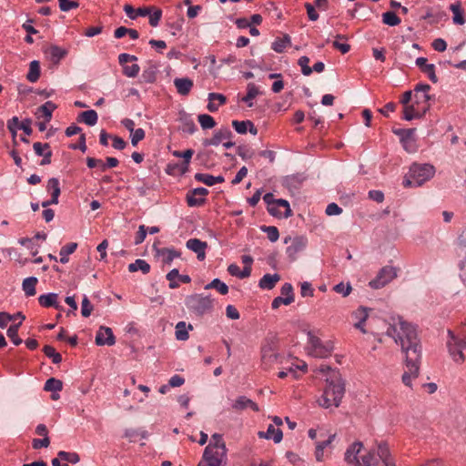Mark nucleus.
Segmentation results:
<instances>
[{"label":"nucleus","instance_id":"nucleus-56","mask_svg":"<svg viewBox=\"0 0 466 466\" xmlns=\"http://www.w3.org/2000/svg\"><path fill=\"white\" fill-rule=\"evenodd\" d=\"M122 66L123 74L127 77H136L140 71V67L137 64H133L131 66L124 65Z\"/></svg>","mask_w":466,"mask_h":466},{"label":"nucleus","instance_id":"nucleus-48","mask_svg":"<svg viewBox=\"0 0 466 466\" xmlns=\"http://www.w3.org/2000/svg\"><path fill=\"white\" fill-rule=\"evenodd\" d=\"M149 14L147 15L149 18V25L153 27L158 25L159 21L162 17V11L159 8H155L153 6H148Z\"/></svg>","mask_w":466,"mask_h":466},{"label":"nucleus","instance_id":"nucleus-25","mask_svg":"<svg viewBox=\"0 0 466 466\" xmlns=\"http://www.w3.org/2000/svg\"><path fill=\"white\" fill-rule=\"evenodd\" d=\"M174 86L180 96H186L190 93L194 84L188 77H177L174 79Z\"/></svg>","mask_w":466,"mask_h":466},{"label":"nucleus","instance_id":"nucleus-32","mask_svg":"<svg viewBox=\"0 0 466 466\" xmlns=\"http://www.w3.org/2000/svg\"><path fill=\"white\" fill-rule=\"evenodd\" d=\"M63 389V383L60 380L58 379H56V378H49L46 383H45V386H44V390L46 391H51L53 392V395H52V399L53 400H57L58 399V395L56 394L57 393L58 391H61Z\"/></svg>","mask_w":466,"mask_h":466},{"label":"nucleus","instance_id":"nucleus-45","mask_svg":"<svg viewBox=\"0 0 466 466\" xmlns=\"http://www.w3.org/2000/svg\"><path fill=\"white\" fill-rule=\"evenodd\" d=\"M332 350L333 347L331 345L320 344L319 347H318L316 350L309 351V355L315 358L324 359L331 354Z\"/></svg>","mask_w":466,"mask_h":466},{"label":"nucleus","instance_id":"nucleus-1","mask_svg":"<svg viewBox=\"0 0 466 466\" xmlns=\"http://www.w3.org/2000/svg\"><path fill=\"white\" fill-rule=\"evenodd\" d=\"M386 324L388 325L386 334L400 346L405 354L406 370L401 380L404 385L410 388L412 380L419 376L421 360V345L416 327L399 315L390 316Z\"/></svg>","mask_w":466,"mask_h":466},{"label":"nucleus","instance_id":"nucleus-4","mask_svg":"<svg viewBox=\"0 0 466 466\" xmlns=\"http://www.w3.org/2000/svg\"><path fill=\"white\" fill-rule=\"evenodd\" d=\"M447 348L450 356L456 363L461 364L465 360L463 350H466V322L456 330L448 329Z\"/></svg>","mask_w":466,"mask_h":466},{"label":"nucleus","instance_id":"nucleus-49","mask_svg":"<svg viewBox=\"0 0 466 466\" xmlns=\"http://www.w3.org/2000/svg\"><path fill=\"white\" fill-rule=\"evenodd\" d=\"M382 22L390 26H396L400 24V18L392 11L382 14Z\"/></svg>","mask_w":466,"mask_h":466},{"label":"nucleus","instance_id":"nucleus-21","mask_svg":"<svg viewBox=\"0 0 466 466\" xmlns=\"http://www.w3.org/2000/svg\"><path fill=\"white\" fill-rule=\"evenodd\" d=\"M370 309L366 307L358 308L352 314V317L356 320L354 327L360 329L363 334L368 333V330L364 328V323L369 318V311Z\"/></svg>","mask_w":466,"mask_h":466},{"label":"nucleus","instance_id":"nucleus-44","mask_svg":"<svg viewBox=\"0 0 466 466\" xmlns=\"http://www.w3.org/2000/svg\"><path fill=\"white\" fill-rule=\"evenodd\" d=\"M214 289L221 295H226L228 293V285L221 281L219 279H214L210 283L205 286V289Z\"/></svg>","mask_w":466,"mask_h":466},{"label":"nucleus","instance_id":"nucleus-17","mask_svg":"<svg viewBox=\"0 0 466 466\" xmlns=\"http://www.w3.org/2000/svg\"><path fill=\"white\" fill-rule=\"evenodd\" d=\"M96 343L98 346H113L116 343V338L112 329L108 327L101 326L96 335Z\"/></svg>","mask_w":466,"mask_h":466},{"label":"nucleus","instance_id":"nucleus-53","mask_svg":"<svg viewBox=\"0 0 466 466\" xmlns=\"http://www.w3.org/2000/svg\"><path fill=\"white\" fill-rule=\"evenodd\" d=\"M262 231L267 233L268 238L271 242H276L279 238V229L274 226H263L261 228Z\"/></svg>","mask_w":466,"mask_h":466},{"label":"nucleus","instance_id":"nucleus-35","mask_svg":"<svg viewBox=\"0 0 466 466\" xmlns=\"http://www.w3.org/2000/svg\"><path fill=\"white\" fill-rule=\"evenodd\" d=\"M37 282L38 279L35 277H28L23 280L22 289L26 297H33L35 295V287Z\"/></svg>","mask_w":466,"mask_h":466},{"label":"nucleus","instance_id":"nucleus-24","mask_svg":"<svg viewBox=\"0 0 466 466\" xmlns=\"http://www.w3.org/2000/svg\"><path fill=\"white\" fill-rule=\"evenodd\" d=\"M258 436L260 439L272 440L275 443H279L282 441L283 433L279 428L269 424L266 431H258Z\"/></svg>","mask_w":466,"mask_h":466},{"label":"nucleus","instance_id":"nucleus-38","mask_svg":"<svg viewBox=\"0 0 466 466\" xmlns=\"http://www.w3.org/2000/svg\"><path fill=\"white\" fill-rule=\"evenodd\" d=\"M450 10L453 14L452 21L455 25H463L465 23V19L463 17V11L461 9V5L460 2H456L450 6Z\"/></svg>","mask_w":466,"mask_h":466},{"label":"nucleus","instance_id":"nucleus-34","mask_svg":"<svg viewBox=\"0 0 466 466\" xmlns=\"http://www.w3.org/2000/svg\"><path fill=\"white\" fill-rule=\"evenodd\" d=\"M124 11L126 15L132 20L137 19L138 16H147L149 14L148 6L138 7L135 9L132 5H126L124 6Z\"/></svg>","mask_w":466,"mask_h":466},{"label":"nucleus","instance_id":"nucleus-54","mask_svg":"<svg viewBox=\"0 0 466 466\" xmlns=\"http://www.w3.org/2000/svg\"><path fill=\"white\" fill-rule=\"evenodd\" d=\"M309 58L307 56H302L298 60V65L301 67V73L304 76H309L312 73V68L309 66Z\"/></svg>","mask_w":466,"mask_h":466},{"label":"nucleus","instance_id":"nucleus-6","mask_svg":"<svg viewBox=\"0 0 466 466\" xmlns=\"http://www.w3.org/2000/svg\"><path fill=\"white\" fill-rule=\"evenodd\" d=\"M358 466H395L386 443H380L360 457Z\"/></svg>","mask_w":466,"mask_h":466},{"label":"nucleus","instance_id":"nucleus-46","mask_svg":"<svg viewBox=\"0 0 466 466\" xmlns=\"http://www.w3.org/2000/svg\"><path fill=\"white\" fill-rule=\"evenodd\" d=\"M20 326H21V321H19L16 324L11 325L7 329V332H6L7 337L12 340V342L15 346H18L23 342V340L18 336V330H19Z\"/></svg>","mask_w":466,"mask_h":466},{"label":"nucleus","instance_id":"nucleus-7","mask_svg":"<svg viewBox=\"0 0 466 466\" xmlns=\"http://www.w3.org/2000/svg\"><path fill=\"white\" fill-rule=\"evenodd\" d=\"M260 353L264 369H269L277 362L283 363V357L278 353V341L275 337H268L264 339Z\"/></svg>","mask_w":466,"mask_h":466},{"label":"nucleus","instance_id":"nucleus-43","mask_svg":"<svg viewBox=\"0 0 466 466\" xmlns=\"http://www.w3.org/2000/svg\"><path fill=\"white\" fill-rule=\"evenodd\" d=\"M188 329H192V326H187L185 321H179L176 325V339L177 340H187L188 339Z\"/></svg>","mask_w":466,"mask_h":466},{"label":"nucleus","instance_id":"nucleus-2","mask_svg":"<svg viewBox=\"0 0 466 466\" xmlns=\"http://www.w3.org/2000/svg\"><path fill=\"white\" fill-rule=\"evenodd\" d=\"M327 386L323 394L318 400L319 406L328 409L339 407L345 393V384L338 371L326 379Z\"/></svg>","mask_w":466,"mask_h":466},{"label":"nucleus","instance_id":"nucleus-16","mask_svg":"<svg viewBox=\"0 0 466 466\" xmlns=\"http://www.w3.org/2000/svg\"><path fill=\"white\" fill-rule=\"evenodd\" d=\"M208 190L205 187L194 188L187 195V203L188 207H200L206 202L205 197Z\"/></svg>","mask_w":466,"mask_h":466},{"label":"nucleus","instance_id":"nucleus-22","mask_svg":"<svg viewBox=\"0 0 466 466\" xmlns=\"http://www.w3.org/2000/svg\"><path fill=\"white\" fill-rule=\"evenodd\" d=\"M38 303L43 308H55L58 310L63 309V308L58 303V294L55 292L40 295L38 297Z\"/></svg>","mask_w":466,"mask_h":466},{"label":"nucleus","instance_id":"nucleus-36","mask_svg":"<svg viewBox=\"0 0 466 466\" xmlns=\"http://www.w3.org/2000/svg\"><path fill=\"white\" fill-rule=\"evenodd\" d=\"M259 89L254 83H248L247 86V94L242 97V101L247 104L248 107L254 106L253 100L259 95Z\"/></svg>","mask_w":466,"mask_h":466},{"label":"nucleus","instance_id":"nucleus-19","mask_svg":"<svg viewBox=\"0 0 466 466\" xmlns=\"http://www.w3.org/2000/svg\"><path fill=\"white\" fill-rule=\"evenodd\" d=\"M186 247L197 254L198 260L202 261L205 259L206 249L208 248L207 242L198 238H190L187 241Z\"/></svg>","mask_w":466,"mask_h":466},{"label":"nucleus","instance_id":"nucleus-33","mask_svg":"<svg viewBox=\"0 0 466 466\" xmlns=\"http://www.w3.org/2000/svg\"><path fill=\"white\" fill-rule=\"evenodd\" d=\"M98 116L94 109L81 112L77 116V121L85 123L89 127H93L97 123Z\"/></svg>","mask_w":466,"mask_h":466},{"label":"nucleus","instance_id":"nucleus-58","mask_svg":"<svg viewBox=\"0 0 466 466\" xmlns=\"http://www.w3.org/2000/svg\"><path fill=\"white\" fill-rule=\"evenodd\" d=\"M351 286L350 283L344 284L340 282L333 287V290L339 294H341L343 297H347L351 292Z\"/></svg>","mask_w":466,"mask_h":466},{"label":"nucleus","instance_id":"nucleus-10","mask_svg":"<svg viewBox=\"0 0 466 466\" xmlns=\"http://www.w3.org/2000/svg\"><path fill=\"white\" fill-rule=\"evenodd\" d=\"M431 90V86L424 83H419L414 86L413 93V104L420 107V111L425 114L430 110L431 104L430 100L431 96L429 94Z\"/></svg>","mask_w":466,"mask_h":466},{"label":"nucleus","instance_id":"nucleus-23","mask_svg":"<svg viewBox=\"0 0 466 466\" xmlns=\"http://www.w3.org/2000/svg\"><path fill=\"white\" fill-rule=\"evenodd\" d=\"M415 64L417 66L420 68V70L426 74L429 77V79L432 83L438 82V77L435 73V66L433 64H428L427 58L425 57H418L415 61Z\"/></svg>","mask_w":466,"mask_h":466},{"label":"nucleus","instance_id":"nucleus-8","mask_svg":"<svg viewBox=\"0 0 466 466\" xmlns=\"http://www.w3.org/2000/svg\"><path fill=\"white\" fill-rule=\"evenodd\" d=\"M263 200L268 206V212L276 218H289L292 215L289 203L286 199H276L272 193H266Z\"/></svg>","mask_w":466,"mask_h":466},{"label":"nucleus","instance_id":"nucleus-52","mask_svg":"<svg viewBox=\"0 0 466 466\" xmlns=\"http://www.w3.org/2000/svg\"><path fill=\"white\" fill-rule=\"evenodd\" d=\"M57 456L64 461L70 462L73 464L77 463L80 461V457L76 452H69L65 451H60L57 453Z\"/></svg>","mask_w":466,"mask_h":466},{"label":"nucleus","instance_id":"nucleus-51","mask_svg":"<svg viewBox=\"0 0 466 466\" xmlns=\"http://www.w3.org/2000/svg\"><path fill=\"white\" fill-rule=\"evenodd\" d=\"M343 39L347 40V37L343 35H337L336 40L333 41L332 46L335 49L339 50L342 54H347L350 50V46L346 43H340L339 40Z\"/></svg>","mask_w":466,"mask_h":466},{"label":"nucleus","instance_id":"nucleus-57","mask_svg":"<svg viewBox=\"0 0 466 466\" xmlns=\"http://www.w3.org/2000/svg\"><path fill=\"white\" fill-rule=\"evenodd\" d=\"M178 276V269L173 268L171 269L166 276L167 279L169 281L168 287L171 289H175L179 287V283L176 281Z\"/></svg>","mask_w":466,"mask_h":466},{"label":"nucleus","instance_id":"nucleus-29","mask_svg":"<svg viewBox=\"0 0 466 466\" xmlns=\"http://www.w3.org/2000/svg\"><path fill=\"white\" fill-rule=\"evenodd\" d=\"M280 276L277 273L275 274H265L258 282V286L262 289H272L276 284L279 281Z\"/></svg>","mask_w":466,"mask_h":466},{"label":"nucleus","instance_id":"nucleus-20","mask_svg":"<svg viewBox=\"0 0 466 466\" xmlns=\"http://www.w3.org/2000/svg\"><path fill=\"white\" fill-rule=\"evenodd\" d=\"M363 448V444L360 441H356L352 443L345 452V461L349 464H352L353 466H358L360 462L358 455L361 451Z\"/></svg>","mask_w":466,"mask_h":466},{"label":"nucleus","instance_id":"nucleus-14","mask_svg":"<svg viewBox=\"0 0 466 466\" xmlns=\"http://www.w3.org/2000/svg\"><path fill=\"white\" fill-rule=\"evenodd\" d=\"M46 190L51 195V198L49 200H46L42 202L43 208H47L50 205L58 204L59 196L61 194L60 183L58 178L51 177L47 181Z\"/></svg>","mask_w":466,"mask_h":466},{"label":"nucleus","instance_id":"nucleus-55","mask_svg":"<svg viewBox=\"0 0 466 466\" xmlns=\"http://www.w3.org/2000/svg\"><path fill=\"white\" fill-rule=\"evenodd\" d=\"M59 8L63 12H69L72 9H76L79 6L77 1L73 0H58Z\"/></svg>","mask_w":466,"mask_h":466},{"label":"nucleus","instance_id":"nucleus-27","mask_svg":"<svg viewBox=\"0 0 466 466\" xmlns=\"http://www.w3.org/2000/svg\"><path fill=\"white\" fill-rule=\"evenodd\" d=\"M195 179L198 182H201L208 187L214 186L218 183H222L225 181L223 176H212L208 173H196L194 176Z\"/></svg>","mask_w":466,"mask_h":466},{"label":"nucleus","instance_id":"nucleus-60","mask_svg":"<svg viewBox=\"0 0 466 466\" xmlns=\"http://www.w3.org/2000/svg\"><path fill=\"white\" fill-rule=\"evenodd\" d=\"M249 124V120L246 121H238V120H233L232 126L237 133L238 134H246L248 131V127Z\"/></svg>","mask_w":466,"mask_h":466},{"label":"nucleus","instance_id":"nucleus-62","mask_svg":"<svg viewBox=\"0 0 466 466\" xmlns=\"http://www.w3.org/2000/svg\"><path fill=\"white\" fill-rule=\"evenodd\" d=\"M308 340H309V352L313 351L318 347H319L320 344H322L320 339L316 337L312 334V332H308Z\"/></svg>","mask_w":466,"mask_h":466},{"label":"nucleus","instance_id":"nucleus-31","mask_svg":"<svg viewBox=\"0 0 466 466\" xmlns=\"http://www.w3.org/2000/svg\"><path fill=\"white\" fill-rule=\"evenodd\" d=\"M157 255L162 257V260L165 264H170L175 258L180 257V252L174 248H157Z\"/></svg>","mask_w":466,"mask_h":466},{"label":"nucleus","instance_id":"nucleus-3","mask_svg":"<svg viewBox=\"0 0 466 466\" xmlns=\"http://www.w3.org/2000/svg\"><path fill=\"white\" fill-rule=\"evenodd\" d=\"M226 461V444L222 435L215 433L211 436L209 444L205 448L202 460L198 466H225Z\"/></svg>","mask_w":466,"mask_h":466},{"label":"nucleus","instance_id":"nucleus-42","mask_svg":"<svg viewBox=\"0 0 466 466\" xmlns=\"http://www.w3.org/2000/svg\"><path fill=\"white\" fill-rule=\"evenodd\" d=\"M40 76V64L37 60H34L30 62L29 65V71L26 75V79L31 82L35 83L39 79Z\"/></svg>","mask_w":466,"mask_h":466},{"label":"nucleus","instance_id":"nucleus-40","mask_svg":"<svg viewBox=\"0 0 466 466\" xmlns=\"http://www.w3.org/2000/svg\"><path fill=\"white\" fill-rule=\"evenodd\" d=\"M140 270L143 274H147L150 271V265L144 259L137 258L135 262L128 265L129 272H137Z\"/></svg>","mask_w":466,"mask_h":466},{"label":"nucleus","instance_id":"nucleus-11","mask_svg":"<svg viewBox=\"0 0 466 466\" xmlns=\"http://www.w3.org/2000/svg\"><path fill=\"white\" fill-rule=\"evenodd\" d=\"M397 277V268L392 266L383 267L376 278L370 281V286L372 289H381Z\"/></svg>","mask_w":466,"mask_h":466},{"label":"nucleus","instance_id":"nucleus-61","mask_svg":"<svg viewBox=\"0 0 466 466\" xmlns=\"http://www.w3.org/2000/svg\"><path fill=\"white\" fill-rule=\"evenodd\" d=\"M147 234V228L145 225H140L138 227V230L136 234L134 243L135 245H139L144 242Z\"/></svg>","mask_w":466,"mask_h":466},{"label":"nucleus","instance_id":"nucleus-39","mask_svg":"<svg viewBox=\"0 0 466 466\" xmlns=\"http://www.w3.org/2000/svg\"><path fill=\"white\" fill-rule=\"evenodd\" d=\"M291 45V39L289 35H285L283 37H278L274 40L271 45V48L276 53H282L285 48Z\"/></svg>","mask_w":466,"mask_h":466},{"label":"nucleus","instance_id":"nucleus-28","mask_svg":"<svg viewBox=\"0 0 466 466\" xmlns=\"http://www.w3.org/2000/svg\"><path fill=\"white\" fill-rule=\"evenodd\" d=\"M294 360V359H291ZM288 373L290 374L294 379H299L300 374H304L308 371V365L305 361L299 360L298 363L290 362V365L287 368Z\"/></svg>","mask_w":466,"mask_h":466},{"label":"nucleus","instance_id":"nucleus-47","mask_svg":"<svg viewBox=\"0 0 466 466\" xmlns=\"http://www.w3.org/2000/svg\"><path fill=\"white\" fill-rule=\"evenodd\" d=\"M56 108V105L55 103H53L52 101H46L38 108V111L42 113L46 121L49 122L52 118V114Z\"/></svg>","mask_w":466,"mask_h":466},{"label":"nucleus","instance_id":"nucleus-63","mask_svg":"<svg viewBox=\"0 0 466 466\" xmlns=\"http://www.w3.org/2000/svg\"><path fill=\"white\" fill-rule=\"evenodd\" d=\"M33 148L37 156L43 157L45 156L46 152L50 149V146L48 143L43 144L41 142H35L33 145Z\"/></svg>","mask_w":466,"mask_h":466},{"label":"nucleus","instance_id":"nucleus-64","mask_svg":"<svg viewBox=\"0 0 466 466\" xmlns=\"http://www.w3.org/2000/svg\"><path fill=\"white\" fill-rule=\"evenodd\" d=\"M19 119L17 116H13L11 119L7 121V128L15 138L16 136V131L19 129Z\"/></svg>","mask_w":466,"mask_h":466},{"label":"nucleus","instance_id":"nucleus-37","mask_svg":"<svg viewBox=\"0 0 466 466\" xmlns=\"http://www.w3.org/2000/svg\"><path fill=\"white\" fill-rule=\"evenodd\" d=\"M48 54L50 60L55 64H58L66 56L67 51L58 46H51L48 49Z\"/></svg>","mask_w":466,"mask_h":466},{"label":"nucleus","instance_id":"nucleus-18","mask_svg":"<svg viewBox=\"0 0 466 466\" xmlns=\"http://www.w3.org/2000/svg\"><path fill=\"white\" fill-rule=\"evenodd\" d=\"M247 409H251L256 412L259 411L258 404L246 396L238 397L231 404V410L237 412Z\"/></svg>","mask_w":466,"mask_h":466},{"label":"nucleus","instance_id":"nucleus-50","mask_svg":"<svg viewBox=\"0 0 466 466\" xmlns=\"http://www.w3.org/2000/svg\"><path fill=\"white\" fill-rule=\"evenodd\" d=\"M198 120L203 129H211L216 126V121L210 115H198Z\"/></svg>","mask_w":466,"mask_h":466},{"label":"nucleus","instance_id":"nucleus-41","mask_svg":"<svg viewBox=\"0 0 466 466\" xmlns=\"http://www.w3.org/2000/svg\"><path fill=\"white\" fill-rule=\"evenodd\" d=\"M76 248H77V243H76V242H71V243H68V244L65 245L64 247H62L60 249V252H59L60 262L62 264L67 263L69 260V258H68L69 255L74 253Z\"/></svg>","mask_w":466,"mask_h":466},{"label":"nucleus","instance_id":"nucleus-26","mask_svg":"<svg viewBox=\"0 0 466 466\" xmlns=\"http://www.w3.org/2000/svg\"><path fill=\"white\" fill-rule=\"evenodd\" d=\"M226 101L227 98L224 95L218 93H209L207 108L209 112H216L218 110L220 106L226 103Z\"/></svg>","mask_w":466,"mask_h":466},{"label":"nucleus","instance_id":"nucleus-5","mask_svg":"<svg viewBox=\"0 0 466 466\" xmlns=\"http://www.w3.org/2000/svg\"><path fill=\"white\" fill-rule=\"evenodd\" d=\"M435 167L431 164H417L410 166L409 174L404 177L402 185L405 187H420L431 179L435 175Z\"/></svg>","mask_w":466,"mask_h":466},{"label":"nucleus","instance_id":"nucleus-59","mask_svg":"<svg viewBox=\"0 0 466 466\" xmlns=\"http://www.w3.org/2000/svg\"><path fill=\"white\" fill-rule=\"evenodd\" d=\"M93 310V306L91 302L89 301L88 298L85 296L82 299L81 303V314L83 317L87 318L90 316L91 312Z\"/></svg>","mask_w":466,"mask_h":466},{"label":"nucleus","instance_id":"nucleus-13","mask_svg":"<svg viewBox=\"0 0 466 466\" xmlns=\"http://www.w3.org/2000/svg\"><path fill=\"white\" fill-rule=\"evenodd\" d=\"M281 296L276 297L271 307L273 309H278L280 305H290L294 301L293 287L290 283H285L280 289Z\"/></svg>","mask_w":466,"mask_h":466},{"label":"nucleus","instance_id":"nucleus-15","mask_svg":"<svg viewBox=\"0 0 466 466\" xmlns=\"http://www.w3.org/2000/svg\"><path fill=\"white\" fill-rule=\"evenodd\" d=\"M232 137L231 130L227 127H221L216 130L213 137L203 140L204 147L218 146L224 142V140L229 139Z\"/></svg>","mask_w":466,"mask_h":466},{"label":"nucleus","instance_id":"nucleus-9","mask_svg":"<svg viewBox=\"0 0 466 466\" xmlns=\"http://www.w3.org/2000/svg\"><path fill=\"white\" fill-rule=\"evenodd\" d=\"M213 299L210 296L202 294H193L186 299V305L198 315H204L210 312L213 309Z\"/></svg>","mask_w":466,"mask_h":466},{"label":"nucleus","instance_id":"nucleus-30","mask_svg":"<svg viewBox=\"0 0 466 466\" xmlns=\"http://www.w3.org/2000/svg\"><path fill=\"white\" fill-rule=\"evenodd\" d=\"M425 115L424 112L420 111V107L415 104H410L404 106L403 109V119L410 121L415 118H420Z\"/></svg>","mask_w":466,"mask_h":466},{"label":"nucleus","instance_id":"nucleus-12","mask_svg":"<svg viewBox=\"0 0 466 466\" xmlns=\"http://www.w3.org/2000/svg\"><path fill=\"white\" fill-rule=\"evenodd\" d=\"M415 128L399 129L394 131L400 138V142L407 152L416 150Z\"/></svg>","mask_w":466,"mask_h":466}]
</instances>
